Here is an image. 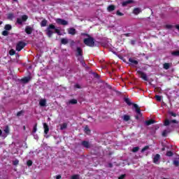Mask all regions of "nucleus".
Here are the masks:
<instances>
[{"label":"nucleus","mask_w":179,"mask_h":179,"mask_svg":"<svg viewBox=\"0 0 179 179\" xmlns=\"http://www.w3.org/2000/svg\"><path fill=\"white\" fill-rule=\"evenodd\" d=\"M52 30H55V33H57L58 36H61V31H59V29H56L55 25L50 24L45 29L46 35L48 36V37H49V38H51V37H52V35L54 34V31H52Z\"/></svg>","instance_id":"obj_1"},{"label":"nucleus","mask_w":179,"mask_h":179,"mask_svg":"<svg viewBox=\"0 0 179 179\" xmlns=\"http://www.w3.org/2000/svg\"><path fill=\"white\" fill-rule=\"evenodd\" d=\"M82 36H86V37L88 38H85L83 40V43L84 44H85V45H87V47H95L96 44L94 43V38L90 36V35L89 34H81Z\"/></svg>","instance_id":"obj_2"},{"label":"nucleus","mask_w":179,"mask_h":179,"mask_svg":"<svg viewBox=\"0 0 179 179\" xmlns=\"http://www.w3.org/2000/svg\"><path fill=\"white\" fill-rule=\"evenodd\" d=\"M27 19H29V16L27 15H23L21 16V18H17V23L22 26L23 22H27Z\"/></svg>","instance_id":"obj_3"},{"label":"nucleus","mask_w":179,"mask_h":179,"mask_svg":"<svg viewBox=\"0 0 179 179\" xmlns=\"http://www.w3.org/2000/svg\"><path fill=\"white\" fill-rule=\"evenodd\" d=\"M27 45V44L22 41H19L15 47L16 51H22L23 48H24V46Z\"/></svg>","instance_id":"obj_4"},{"label":"nucleus","mask_w":179,"mask_h":179,"mask_svg":"<svg viewBox=\"0 0 179 179\" xmlns=\"http://www.w3.org/2000/svg\"><path fill=\"white\" fill-rule=\"evenodd\" d=\"M137 73H138V75L141 76L140 78H141V79H143V80H145V82H148L149 80L146 73H143L142 71H139V70L137 71Z\"/></svg>","instance_id":"obj_5"},{"label":"nucleus","mask_w":179,"mask_h":179,"mask_svg":"<svg viewBox=\"0 0 179 179\" xmlns=\"http://www.w3.org/2000/svg\"><path fill=\"white\" fill-rule=\"evenodd\" d=\"M76 57H79V58H83V50L80 47H77L76 48Z\"/></svg>","instance_id":"obj_6"},{"label":"nucleus","mask_w":179,"mask_h":179,"mask_svg":"<svg viewBox=\"0 0 179 179\" xmlns=\"http://www.w3.org/2000/svg\"><path fill=\"white\" fill-rule=\"evenodd\" d=\"M56 22L57 23V24H61L62 26L68 25V21L61 19V18H57L56 20Z\"/></svg>","instance_id":"obj_7"},{"label":"nucleus","mask_w":179,"mask_h":179,"mask_svg":"<svg viewBox=\"0 0 179 179\" xmlns=\"http://www.w3.org/2000/svg\"><path fill=\"white\" fill-rule=\"evenodd\" d=\"M171 123H173V124H178V121H177L176 120H169V119H166L164 121V125L165 127H169V125L170 124H171Z\"/></svg>","instance_id":"obj_8"},{"label":"nucleus","mask_w":179,"mask_h":179,"mask_svg":"<svg viewBox=\"0 0 179 179\" xmlns=\"http://www.w3.org/2000/svg\"><path fill=\"white\" fill-rule=\"evenodd\" d=\"M133 107L135 109V111L138 115H142V112H141V108H139V106L136 103H133Z\"/></svg>","instance_id":"obj_9"},{"label":"nucleus","mask_w":179,"mask_h":179,"mask_svg":"<svg viewBox=\"0 0 179 179\" xmlns=\"http://www.w3.org/2000/svg\"><path fill=\"white\" fill-rule=\"evenodd\" d=\"M81 145L83 148H86V149H90V143L87 141H83Z\"/></svg>","instance_id":"obj_10"},{"label":"nucleus","mask_w":179,"mask_h":179,"mask_svg":"<svg viewBox=\"0 0 179 179\" xmlns=\"http://www.w3.org/2000/svg\"><path fill=\"white\" fill-rule=\"evenodd\" d=\"M68 34L71 36H75L76 34V29L73 27L68 29Z\"/></svg>","instance_id":"obj_11"},{"label":"nucleus","mask_w":179,"mask_h":179,"mask_svg":"<svg viewBox=\"0 0 179 179\" xmlns=\"http://www.w3.org/2000/svg\"><path fill=\"white\" fill-rule=\"evenodd\" d=\"M25 33H27V34H31V33H33V27L27 26L25 27Z\"/></svg>","instance_id":"obj_12"},{"label":"nucleus","mask_w":179,"mask_h":179,"mask_svg":"<svg viewBox=\"0 0 179 179\" xmlns=\"http://www.w3.org/2000/svg\"><path fill=\"white\" fill-rule=\"evenodd\" d=\"M30 80H31V77H24L23 78L21 79V82L22 83H29V82H30Z\"/></svg>","instance_id":"obj_13"},{"label":"nucleus","mask_w":179,"mask_h":179,"mask_svg":"<svg viewBox=\"0 0 179 179\" xmlns=\"http://www.w3.org/2000/svg\"><path fill=\"white\" fill-rule=\"evenodd\" d=\"M159 160H160V155L159 154L155 155L153 158V163H155V164H157Z\"/></svg>","instance_id":"obj_14"},{"label":"nucleus","mask_w":179,"mask_h":179,"mask_svg":"<svg viewBox=\"0 0 179 179\" xmlns=\"http://www.w3.org/2000/svg\"><path fill=\"white\" fill-rule=\"evenodd\" d=\"M43 128H44V133L45 135L50 132V127H48V124L47 123H43Z\"/></svg>","instance_id":"obj_15"},{"label":"nucleus","mask_w":179,"mask_h":179,"mask_svg":"<svg viewBox=\"0 0 179 179\" xmlns=\"http://www.w3.org/2000/svg\"><path fill=\"white\" fill-rule=\"evenodd\" d=\"M46 104H47V99H43L40 100L39 106H41V107H45Z\"/></svg>","instance_id":"obj_16"},{"label":"nucleus","mask_w":179,"mask_h":179,"mask_svg":"<svg viewBox=\"0 0 179 179\" xmlns=\"http://www.w3.org/2000/svg\"><path fill=\"white\" fill-rule=\"evenodd\" d=\"M156 121L153 119H150L149 120L145 121V124L149 127V125H152V124H155Z\"/></svg>","instance_id":"obj_17"},{"label":"nucleus","mask_w":179,"mask_h":179,"mask_svg":"<svg viewBox=\"0 0 179 179\" xmlns=\"http://www.w3.org/2000/svg\"><path fill=\"white\" fill-rule=\"evenodd\" d=\"M129 3H134V0H127L126 1H123L122 3V6H127Z\"/></svg>","instance_id":"obj_18"},{"label":"nucleus","mask_w":179,"mask_h":179,"mask_svg":"<svg viewBox=\"0 0 179 179\" xmlns=\"http://www.w3.org/2000/svg\"><path fill=\"white\" fill-rule=\"evenodd\" d=\"M129 62H130L132 65H138V64H139V62L132 58L129 59Z\"/></svg>","instance_id":"obj_19"},{"label":"nucleus","mask_w":179,"mask_h":179,"mask_svg":"<svg viewBox=\"0 0 179 179\" xmlns=\"http://www.w3.org/2000/svg\"><path fill=\"white\" fill-rule=\"evenodd\" d=\"M108 12H113V10H115V6L114 5H110L107 8Z\"/></svg>","instance_id":"obj_20"},{"label":"nucleus","mask_w":179,"mask_h":179,"mask_svg":"<svg viewBox=\"0 0 179 179\" xmlns=\"http://www.w3.org/2000/svg\"><path fill=\"white\" fill-rule=\"evenodd\" d=\"M141 12H142V10L139 8H136L133 10V13L134 15H139V13H141Z\"/></svg>","instance_id":"obj_21"},{"label":"nucleus","mask_w":179,"mask_h":179,"mask_svg":"<svg viewBox=\"0 0 179 179\" xmlns=\"http://www.w3.org/2000/svg\"><path fill=\"white\" fill-rule=\"evenodd\" d=\"M78 60L80 61L81 65H83V66H86V62H85V59H83V57H78Z\"/></svg>","instance_id":"obj_22"},{"label":"nucleus","mask_w":179,"mask_h":179,"mask_svg":"<svg viewBox=\"0 0 179 179\" xmlns=\"http://www.w3.org/2000/svg\"><path fill=\"white\" fill-rule=\"evenodd\" d=\"M7 18L8 20H13V19L15 18V15H13V13H10L8 14Z\"/></svg>","instance_id":"obj_23"},{"label":"nucleus","mask_w":179,"mask_h":179,"mask_svg":"<svg viewBox=\"0 0 179 179\" xmlns=\"http://www.w3.org/2000/svg\"><path fill=\"white\" fill-rule=\"evenodd\" d=\"M4 29L7 31H9L12 30V25H10L9 24H7L5 25Z\"/></svg>","instance_id":"obj_24"},{"label":"nucleus","mask_w":179,"mask_h":179,"mask_svg":"<svg viewBox=\"0 0 179 179\" xmlns=\"http://www.w3.org/2000/svg\"><path fill=\"white\" fill-rule=\"evenodd\" d=\"M69 41L67 38H63L61 39V43L64 44V45H66V44H68Z\"/></svg>","instance_id":"obj_25"},{"label":"nucleus","mask_w":179,"mask_h":179,"mask_svg":"<svg viewBox=\"0 0 179 179\" xmlns=\"http://www.w3.org/2000/svg\"><path fill=\"white\" fill-rule=\"evenodd\" d=\"M124 101L128 106H132V102H131L129 98H124Z\"/></svg>","instance_id":"obj_26"},{"label":"nucleus","mask_w":179,"mask_h":179,"mask_svg":"<svg viewBox=\"0 0 179 179\" xmlns=\"http://www.w3.org/2000/svg\"><path fill=\"white\" fill-rule=\"evenodd\" d=\"M163 68H164V69H166V71L168 69H170V64L169 63H164L163 64Z\"/></svg>","instance_id":"obj_27"},{"label":"nucleus","mask_w":179,"mask_h":179,"mask_svg":"<svg viewBox=\"0 0 179 179\" xmlns=\"http://www.w3.org/2000/svg\"><path fill=\"white\" fill-rule=\"evenodd\" d=\"M47 26V20H43L41 22V27H45Z\"/></svg>","instance_id":"obj_28"},{"label":"nucleus","mask_w":179,"mask_h":179,"mask_svg":"<svg viewBox=\"0 0 179 179\" xmlns=\"http://www.w3.org/2000/svg\"><path fill=\"white\" fill-rule=\"evenodd\" d=\"M123 120L126 122H128L131 120V116L128 115H124L123 116Z\"/></svg>","instance_id":"obj_29"},{"label":"nucleus","mask_w":179,"mask_h":179,"mask_svg":"<svg viewBox=\"0 0 179 179\" xmlns=\"http://www.w3.org/2000/svg\"><path fill=\"white\" fill-rule=\"evenodd\" d=\"M69 104H78V100L73 99L69 101Z\"/></svg>","instance_id":"obj_30"},{"label":"nucleus","mask_w":179,"mask_h":179,"mask_svg":"<svg viewBox=\"0 0 179 179\" xmlns=\"http://www.w3.org/2000/svg\"><path fill=\"white\" fill-rule=\"evenodd\" d=\"M166 156H168V157H171L172 156H174V153L172 151H167Z\"/></svg>","instance_id":"obj_31"},{"label":"nucleus","mask_w":179,"mask_h":179,"mask_svg":"<svg viewBox=\"0 0 179 179\" xmlns=\"http://www.w3.org/2000/svg\"><path fill=\"white\" fill-rule=\"evenodd\" d=\"M66 127H68V124L66 123H63L60 126V129H62V130L66 129Z\"/></svg>","instance_id":"obj_32"},{"label":"nucleus","mask_w":179,"mask_h":179,"mask_svg":"<svg viewBox=\"0 0 179 179\" xmlns=\"http://www.w3.org/2000/svg\"><path fill=\"white\" fill-rule=\"evenodd\" d=\"M172 55H174L175 57H178L179 55V50L173 51L171 52Z\"/></svg>","instance_id":"obj_33"},{"label":"nucleus","mask_w":179,"mask_h":179,"mask_svg":"<svg viewBox=\"0 0 179 179\" xmlns=\"http://www.w3.org/2000/svg\"><path fill=\"white\" fill-rule=\"evenodd\" d=\"M24 114V110H20L17 113V117H20L21 115H23Z\"/></svg>","instance_id":"obj_34"},{"label":"nucleus","mask_w":179,"mask_h":179,"mask_svg":"<svg viewBox=\"0 0 179 179\" xmlns=\"http://www.w3.org/2000/svg\"><path fill=\"white\" fill-rule=\"evenodd\" d=\"M32 132L33 134H36V132H37V123L34 124Z\"/></svg>","instance_id":"obj_35"},{"label":"nucleus","mask_w":179,"mask_h":179,"mask_svg":"<svg viewBox=\"0 0 179 179\" xmlns=\"http://www.w3.org/2000/svg\"><path fill=\"white\" fill-rule=\"evenodd\" d=\"M27 165L28 166V167H30V166H33V161H31V160H28V161L27 162Z\"/></svg>","instance_id":"obj_36"},{"label":"nucleus","mask_w":179,"mask_h":179,"mask_svg":"<svg viewBox=\"0 0 179 179\" xmlns=\"http://www.w3.org/2000/svg\"><path fill=\"white\" fill-rule=\"evenodd\" d=\"M2 36H9V32L8 31H6V29L5 31H3L1 33Z\"/></svg>","instance_id":"obj_37"},{"label":"nucleus","mask_w":179,"mask_h":179,"mask_svg":"<svg viewBox=\"0 0 179 179\" xmlns=\"http://www.w3.org/2000/svg\"><path fill=\"white\" fill-rule=\"evenodd\" d=\"M169 115H171V117H177V113H176L173 111H169Z\"/></svg>","instance_id":"obj_38"},{"label":"nucleus","mask_w":179,"mask_h":179,"mask_svg":"<svg viewBox=\"0 0 179 179\" xmlns=\"http://www.w3.org/2000/svg\"><path fill=\"white\" fill-rule=\"evenodd\" d=\"M15 54H16V51H15V50H13V49L10 50V51H9L10 55H15Z\"/></svg>","instance_id":"obj_39"},{"label":"nucleus","mask_w":179,"mask_h":179,"mask_svg":"<svg viewBox=\"0 0 179 179\" xmlns=\"http://www.w3.org/2000/svg\"><path fill=\"white\" fill-rule=\"evenodd\" d=\"M138 150H139V147H134L132 149L133 153H136V152H138Z\"/></svg>","instance_id":"obj_40"},{"label":"nucleus","mask_w":179,"mask_h":179,"mask_svg":"<svg viewBox=\"0 0 179 179\" xmlns=\"http://www.w3.org/2000/svg\"><path fill=\"white\" fill-rule=\"evenodd\" d=\"M157 101H162V96L160 95H155Z\"/></svg>","instance_id":"obj_41"},{"label":"nucleus","mask_w":179,"mask_h":179,"mask_svg":"<svg viewBox=\"0 0 179 179\" xmlns=\"http://www.w3.org/2000/svg\"><path fill=\"white\" fill-rule=\"evenodd\" d=\"M149 149V145H146L144 148H142L141 150V153H143L145 151L148 150Z\"/></svg>","instance_id":"obj_42"},{"label":"nucleus","mask_w":179,"mask_h":179,"mask_svg":"<svg viewBox=\"0 0 179 179\" xmlns=\"http://www.w3.org/2000/svg\"><path fill=\"white\" fill-rule=\"evenodd\" d=\"M116 15H117V16H124V13H121V12L120 11V10H117Z\"/></svg>","instance_id":"obj_43"},{"label":"nucleus","mask_w":179,"mask_h":179,"mask_svg":"<svg viewBox=\"0 0 179 179\" xmlns=\"http://www.w3.org/2000/svg\"><path fill=\"white\" fill-rule=\"evenodd\" d=\"M173 164H174V166H176V167H178V166H179L178 160H174L173 161Z\"/></svg>","instance_id":"obj_44"},{"label":"nucleus","mask_w":179,"mask_h":179,"mask_svg":"<svg viewBox=\"0 0 179 179\" xmlns=\"http://www.w3.org/2000/svg\"><path fill=\"white\" fill-rule=\"evenodd\" d=\"M167 134H168L167 130H164V131H162V136H164V137L167 136Z\"/></svg>","instance_id":"obj_45"},{"label":"nucleus","mask_w":179,"mask_h":179,"mask_svg":"<svg viewBox=\"0 0 179 179\" xmlns=\"http://www.w3.org/2000/svg\"><path fill=\"white\" fill-rule=\"evenodd\" d=\"M13 164L14 166H17V164H19V160L15 159V161L13 162Z\"/></svg>","instance_id":"obj_46"},{"label":"nucleus","mask_w":179,"mask_h":179,"mask_svg":"<svg viewBox=\"0 0 179 179\" xmlns=\"http://www.w3.org/2000/svg\"><path fill=\"white\" fill-rule=\"evenodd\" d=\"M4 132L6 134H9V127L6 126V127L4 129Z\"/></svg>","instance_id":"obj_47"},{"label":"nucleus","mask_w":179,"mask_h":179,"mask_svg":"<svg viewBox=\"0 0 179 179\" xmlns=\"http://www.w3.org/2000/svg\"><path fill=\"white\" fill-rule=\"evenodd\" d=\"M166 29H173V25L171 24H166L165 26Z\"/></svg>","instance_id":"obj_48"},{"label":"nucleus","mask_w":179,"mask_h":179,"mask_svg":"<svg viewBox=\"0 0 179 179\" xmlns=\"http://www.w3.org/2000/svg\"><path fill=\"white\" fill-rule=\"evenodd\" d=\"M71 179H79V175H73Z\"/></svg>","instance_id":"obj_49"},{"label":"nucleus","mask_w":179,"mask_h":179,"mask_svg":"<svg viewBox=\"0 0 179 179\" xmlns=\"http://www.w3.org/2000/svg\"><path fill=\"white\" fill-rule=\"evenodd\" d=\"M130 44H131V45H135V44H136V41L135 40H131L130 41Z\"/></svg>","instance_id":"obj_50"},{"label":"nucleus","mask_w":179,"mask_h":179,"mask_svg":"<svg viewBox=\"0 0 179 179\" xmlns=\"http://www.w3.org/2000/svg\"><path fill=\"white\" fill-rule=\"evenodd\" d=\"M126 176H127V175H125V174H122V175H121V176L118 178V179H124L125 177H126Z\"/></svg>","instance_id":"obj_51"},{"label":"nucleus","mask_w":179,"mask_h":179,"mask_svg":"<svg viewBox=\"0 0 179 179\" xmlns=\"http://www.w3.org/2000/svg\"><path fill=\"white\" fill-rule=\"evenodd\" d=\"M85 132H90V129H89V127L86 126L85 128Z\"/></svg>","instance_id":"obj_52"},{"label":"nucleus","mask_w":179,"mask_h":179,"mask_svg":"<svg viewBox=\"0 0 179 179\" xmlns=\"http://www.w3.org/2000/svg\"><path fill=\"white\" fill-rule=\"evenodd\" d=\"M142 115H139L137 114V115L135 116L136 120H139L140 118H141Z\"/></svg>","instance_id":"obj_53"},{"label":"nucleus","mask_w":179,"mask_h":179,"mask_svg":"<svg viewBox=\"0 0 179 179\" xmlns=\"http://www.w3.org/2000/svg\"><path fill=\"white\" fill-rule=\"evenodd\" d=\"M123 36L125 37H129L131 36V33L124 34Z\"/></svg>","instance_id":"obj_54"},{"label":"nucleus","mask_w":179,"mask_h":179,"mask_svg":"<svg viewBox=\"0 0 179 179\" xmlns=\"http://www.w3.org/2000/svg\"><path fill=\"white\" fill-rule=\"evenodd\" d=\"M74 87L76 89H80V85H79V84H76Z\"/></svg>","instance_id":"obj_55"},{"label":"nucleus","mask_w":179,"mask_h":179,"mask_svg":"<svg viewBox=\"0 0 179 179\" xmlns=\"http://www.w3.org/2000/svg\"><path fill=\"white\" fill-rule=\"evenodd\" d=\"M70 45L72 46L75 45V41H71Z\"/></svg>","instance_id":"obj_56"},{"label":"nucleus","mask_w":179,"mask_h":179,"mask_svg":"<svg viewBox=\"0 0 179 179\" xmlns=\"http://www.w3.org/2000/svg\"><path fill=\"white\" fill-rule=\"evenodd\" d=\"M62 178V176L61 175H58L56 176V179H61Z\"/></svg>","instance_id":"obj_57"},{"label":"nucleus","mask_w":179,"mask_h":179,"mask_svg":"<svg viewBox=\"0 0 179 179\" xmlns=\"http://www.w3.org/2000/svg\"><path fill=\"white\" fill-rule=\"evenodd\" d=\"M95 78H96L97 79H99V78H100V76H99V74H95Z\"/></svg>","instance_id":"obj_58"},{"label":"nucleus","mask_w":179,"mask_h":179,"mask_svg":"<svg viewBox=\"0 0 179 179\" xmlns=\"http://www.w3.org/2000/svg\"><path fill=\"white\" fill-rule=\"evenodd\" d=\"M176 29H177L179 31V24L176 25Z\"/></svg>","instance_id":"obj_59"},{"label":"nucleus","mask_w":179,"mask_h":179,"mask_svg":"<svg viewBox=\"0 0 179 179\" xmlns=\"http://www.w3.org/2000/svg\"><path fill=\"white\" fill-rule=\"evenodd\" d=\"M164 150H166V148L164 147V148H162V151L164 152Z\"/></svg>","instance_id":"obj_60"},{"label":"nucleus","mask_w":179,"mask_h":179,"mask_svg":"<svg viewBox=\"0 0 179 179\" xmlns=\"http://www.w3.org/2000/svg\"><path fill=\"white\" fill-rule=\"evenodd\" d=\"M2 135V130L0 129V136Z\"/></svg>","instance_id":"obj_61"},{"label":"nucleus","mask_w":179,"mask_h":179,"mask_svg":"<svg viewBox=\"0 0 179 179\" xmlns=\"http://www.w3.org/2000/svg\"><path fill=\"white\" fill-rule=\"evenodd\" d=\"M109 166H110V167H113V164H109Z\"/></svg>","instance_id":"obj_62"},{"label":"nucleus","mask_w":179,"mask_h":179,"mask_svg":"<svg viewBox=\"0 0 179 179\" xmlns=\"http://www.w3.org/2000/svg\"><path fill=\"white\" fill-rule=\"evenodd\" d=\"M23 128H24V129H26V126H24Z\"/></svg>","instance_id":"obj_63"},{"label":"nucleus","mask_w":179,"mask_h":179,"mask_svg":"<svg viewBox=\"0 0 179 179\" xmlns=\"http://www.w3.org/2000/svg\"><path fill=\"white\" fill-rule=\"evenodd\" d=\"M2 23H3L2 21H0V24H2Z\"/></svg>","instance_id":"obj_64"}]
</instances>
